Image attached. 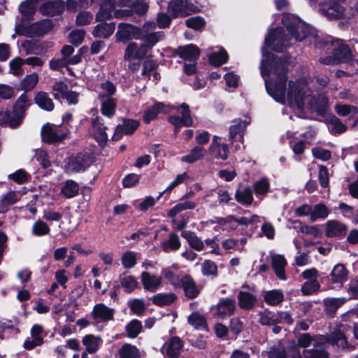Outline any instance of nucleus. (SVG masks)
<instances>
[{
    "label": "nucleus",
    "instance_id": "7ed1b4c3",
    "mask_svg": "<svg viewBox=\"0 0 358 358\" xmlns=\"http://www.w3.org/2000/svg\"><path fill=\"white\" fill-rule=\"evenodd\" d=\"M282 21L287 31L296 41H301L310 34V27L293 15H285Z\"/></svg>",
    "mask_w": 358,
    "mask_h": 358
},
{
    "label": "nucleus",
    "instance_id": "a211bd4d",
    "mask_svg": "<svg viewBox=\"0 0 358 358\" xmlns=\"http://www.w3.org/2000/svg\"><path fill=\"white\" fill-rule=\"evenodd\" d=\"M177 110L178 112L180 113L181 117L171 116L169 118V122L173 124L176 128H179L181 126H191L192 124V120L190 115L189 106L187 103H183L178 108Z\"/></svg>",
    "mask_w": 358,
    "mask_h": 358
},
{
    "label": "nucleus",
    "instance_id": "6e6552de",
    "mask_svg": "<svg viewBox=\"0 0 358 358\" xmlns=\"http://www.w3.org/2000/svg\"><path fill=\"white\" fill-rule=\"evenodd\" d=\"M291 37L285 35L282 28H277L266 37L265 44L275 51H282L291 45Z\"/></svg>",
    "mask_w": 358,
    "mask_h": 358
},
{
    "label": "nucleus",
    "instance_id": "e433bc0d",
    "mask_svg": "<svg viewBox=\"0 0 358 358\" xmlns=\"http://www.w3.org/2000/svg\"><path fill=\"white\" fill-rule=\"evenodd\" d=\"M182 236L187 241L189 245L194 250L201 251L203 249V241L194 232L184 231L182 232Z\"/></svg>",
    "mask_w": 358,
    "mask_h": 358
},
{
    "label": "nucleus",
    "instance_id": "f3484780",
    "mask_svg": "<svg viewBox=\"0 0 358 358\" xmlns=\"http://www.w3.org/2000/svg\"><path fill=\"white\" fill-rule=\"evenodd\" d=\"M215 309V316L221 319H225L234 314L236 309V301L230 298H223L220 300Z\"/></svg>",
    "mask_w": 358,
    "mask_h": 358
},
{
    "label": "nucleus",
    "instance_id": "37998d69",
    "mask_svg": "<svg viewBox=\"0 0 358 358\" xmlns=\"http://www.w3.org/2000/svg\"><path fill=\"white\" fill-rule=\"evenodd\" d=\"M188 323L197 329H206L207 327L205 317L198 312H194L188 317Z\"/></svg>",
    "mask_w": 358,
    "mask_h": 358
},
{
    "label": "nucleus",
    "instance_id": "603ef678",
    "mask_svg": "<svg viewBox=\"0 0 358 358\" xmlns=\"http://www.w3.org/2000/svg\"><path fill=\"white\" fill-rule=\"evenodd\" d=\"M38 82V76L36 73H32L25 76L22 80L20 86L25 92L32 90Z\"/></svg>",
    "mask_w": 358,
    "mask_h": 358
},
{
    "label": "nucleus",
    "instance_id": "bb28decb",
    "mask_svg": "<svg viewBox=\"0 0 358 358\" xmlns=\"http://www.w3.org/2000/svg\"><path fill=\"white\" fill-rule=\"evenodd\" d=\"M92 132L94 138L99 143H104L108 140V135L106 130L108 127L103 123V120L96 117L92 120Z\"/></svg>",
    "mask_w": 358,
    "mask_h": 358
},
{
    "label": "nucleus",
    "instance_id": "b1692460",
    "mask_svg": "<svg viewBox=\"0 0 358 358\" xmlns=\"http://www.w3.org/2000/svg\"><path fill=\"white\" fill-rule=\"evenodd\" d=\"M174 108L172 106H165L163 103L159 102L149 108L145 113L143 120L146 123H150L155 120L159 112L164 113H170Z\"/></svg>",
    "mask_w": 358,
    "mask_h": 358
},
{
    "label": "nucleus",
    "instance_id": "4be33fe9",
    "mask_svg": "<svg viewBox=\"0 0 358 358\" xmlns=\"http://www.w3.org/2000/svg\"><path fill=\"white\" fill-rule=\"evenodd\" d=\"M347 226L336 220H329L326 223L325 234L329 238H341L347 232Z\"/></svg>",
    "mask_w": 358,
    "mask_h": 358
},
{
    "label": "nucleus",
    "instance_id": "4c0bfd02",
    "mask_svg": "<svg viewBox=\"0 0 358 358\" xmlns=\"http://www.w3.org/2000/svg\"><path fill=\"white\" fill-rule=\"evenodd\" d=\"M161 247L166 252L178 250L180 247L179 236L175 233L170 234L169 239L161 243Z\"/></svg>",
    "mask_w": 358,
    "mask_h": 358
},
{
    "label": "nucleus",
    "instance_id": "8fccbe9b",
    "mask_svg": "<svg viewBox=\"0 0 358 358\" xmlns=\"http://www.w3.org/2000/svg\"><path fill=\"white\" fill-rule=\"evenodd\" d=\"M116 92L115 85L110 81H106L101 84L99 92V99L112 98Z\"/></svg>",
    "mask_w": 358,
    "mask_h": 358
},
{
    "label": "nucleus",
    "instance_id": "c9c22d12",
    "mask_svg": "<svg viewBox=\"0 0 358 358\" xmlns=\"http://www.w3.org/2000/svg\"><path fill=\"white\" fill-rule=\"evenodd\" d=\"M206 153V150L201 146L193 148L189 153L181 157L183 162L192 164L203 159Z\"/></svg>",
    "mask_w": 358,
    "mask_h": 358
},
{
    "label": "nucleus",
    "instance_id": "423d86ee",
    "mask_svg": "<svg viewBox=\"0 0 358 358\" xmlns=\"http://www.w3.org/2000/svg\"><path fill=\"white\" fill-rule=\"evenodd\" d=\"M298 343L302 348H308L313 345V348L306 349L303 351L305 358H329L327 353L323 350L321 345V341L318 338L313 339L309 334H303L298 339Z\"/></svg>",
    "mask_w": 358,
    "mask_h": 358
},
{
    "label": "nucleus",
    "instance_id": "6e6d98bb",
    "mask_svg": "<svg viewBox=\"0 0 358 358\" xmlns=\"http://www.w3.org/2000/svg\"><path fill=\"white\" fill-rule=\"evenodd\" d=\"M137 254L132 251L124 252L121 257V262L124 268H132L136 264Z\"/></svg>",
    "mask_w": 358,
    "mask_h": 358
},
{
    "label": "nucleus",
    "instance_id": "20e7f679",
    "mask_svg": "<svg viewBox=\"0 0 358 358\" xmlns=\"http://www.w3.org/2000/svg\"><path fill=\"white\" fill-rule=\"evenodd\" d=\"M31 104V100L25 94H21L17 99L14 108L13 115L11 117L9 112H4L5 124H8L10 127H17L22 122L24 117V113Z\"/></svg>",
    "mask_w": 358,
    "mask_h": 358
},
{
    "label": "nucleus",
    "instance_id": "de8ad7c7",
    "mask_svg": "<svg viewBox=\"0 0 358 358\" xmlns=\"http://www.w3.org/2000/svg\"><path fill=\"white\" fill-rule=\"evenodd\" d=\"M329 212L327 207L322 204L318 203L312 207V213L310 217L311 222H315L318 219H325Z\"/></svg>",
    "mask_w": 358,
    "mask_h": 358
},
{
    "label": "nucleus",
    "instance_id": "f03ea898",
    "mask_svg": "<svg viewBox=\"0 0 358 358\" xmlns=\"http://www.w3.org/2000/svg\"><path fill=\"white\" fill-rule=\"evenodd\" d=\"M325 45L327 50L332 52V56L320 58V62L322 64L334 65L338 63L350 62L354 59L349 47L339 39H335L331 42L327 41Z\"/></svg>",
    "mask_w": 358,
    "mask_h": 358
},
{
    "label": "nucleus",
    "instance_id": "5701e85b",
    "mask_svg": "<svg viewBox=\"0 0 358 358\" xmlns=\"http://www.w3.org/2000/svg\"><path fill=\"white\" fill-rule=\"evenodd\" d=\"M92 316L96 322L111 320L113 318V310L103 303H99L94 306Z\"/></svg>",
    "mask_w": 358,
    "mask_h": 358
},
{
    "label": "nucleus",
    "instance_id": "ddd939ff",
    "mask_svg": "<svg viewBox=\"0 0 358 358\" xmlns=\"http://www.w3.org/2000/svg\"><path fill=\"white\" fill-rule=\"evenodd\" d=\"M169 10L173 17H185L197 11L189 0H173L169 4Z\"/></svg>",
    "mask_w": 358,
    "mask_h": 358
},
{
    "label": "nucleus",
    "instance_id": "c85d7f7f",
    "mask_svg": "<svg viewBox=\"0 0 358 358\" xmlns=\"http://www.w3.org/2000/svg\"><path fill=\"white\" fill-rule=\"evenodd\" d=\"M35 103L42 110L45 111H52L55 108V105L52 99L49 96L48 93L45 92H38L34 96Z\"/></svg>",
    "mask_w": 358,
    "mask_h": 358
},
{
    "label": "nucleus",
    "instance_id": "dca6fc26",
    "mask_svg": "<svg viewBox=\"0 0 358 358\" xmlns=\"http://www.w3.org/2000/svg\"><path fill=\"white\" fill-rule=\"evenodd\" d=\"M220 141V136H213L212 143L208 148V152L213 159L224 161L228 159L230 152L228 145L221 143Z\"/></svg>",
    "mask_w": 358,
    "mask_h": 358
},
{
    "label": "nucleus",
    "instance_id": "72a5a7b5",
    "mask_svg": "<svg viewBox=\"0 0 358 358\" xmlns=\"http://www.w3.org/2000/svg\"><path fill=\"white\" fill-rule=\"evenodd\" d=\"M119 280L120 285L124 288V291L127 293L133 292L138 285V282L136 278L126 272H124L120 275Z\"/></svg>",
    "mask_w": 358,
    "mask_h": 358
},
{
    "label": "nucleus",
    "instance_id": "1a4fd4ad",
    "mask_svg": "<svg viewBox=\"0 0 358 358\" xmlns=\"http://www.w3.org/2000/svg\"><path fill=\"white\" fill-rule=\"evenodd\" d=\"M66 6V10L75 13L78 8H82L80 6V0H67L66 3L63 0H53L49 1L43 4L41 8V12L44 15H54L59 10L62 9Z\"/></svg>",
    "mask_w": 358,
    "mask_h": 358
},
{
    "label": "nucleus",
    "instance_id": "a19ab883",
    "mask_svg": "<svg viewBox=\"0 0 358 358\" xmlns=\"http://www.w3.org/2000/svg\"><path fill=\"white\" fill-rule=\"evenodd\" d=\"M164 37L163 32L157 31L153 33L144 34L141 39L144 41L143 44L147 48L148 50L150 51L152 48Z\"/></svg>",
    "mask_w": 358,
    "mask_h": 358
},
{
    "label": "nucleus",
    "instance_id": "393cba45",
    "mask_svg": "<svg viewBox=\"0 0 358 358\" xmlns=\"http://www.w3.org/2000/svg\"><path fill=\"white\" fill-rule=\"evenodd\" d=\"M350 327L341 325L336 329L331 334L329 342L333 345H337L343 348L348 346L345 334L350 331Z\"/></svg>",
    "mask_w": 358,
    "mask_h": 358
},
{
    "label": "nucleus",
    "instance_id": "cd10ccee",
    "mask_svg": "<svg viewBox=\"0 0 358 358\" xmlns=\"http://www.w3.org/2000/svg\"><path fill=\"white\" fill-rule=\"evenodd\" d=\"M238 302L241 309L250 310L256 306L257 299L248 292L241 291L238 294Z\"/></svg>",
    "mask_w": 358,
    "mask_h": 358
},
{
    "label": "nucleus",
    "instance_id": "13d9d810",
    "mask_svg": "<svg viewBox=\"0 0 358 358\" xmlns=\"http://www.w3.org/2000/svg\"><path fill=\"white\" fill-rule=\"evenodd\" d=\"M129 307L134 314L141 315L146 309L145 304L143 299H134L129 301Z\"/></svg>",
    "mask_w": 358,
    "mask_h": 358
},
{
    "label": "nucleus",
    "instance_id": "0e129e2a",
    "mask_svg": "<svg viewBox=\"0 0 358 358\" xmlns=\"http://www.w3.org/2000/svg\"><path fill=\"white\" fill-rule=\"evenodd\" d=\"M227 53L223 50L213 53L209 57V61L210 64L214 66H220L222 64L225 63L227 61Z\"/></svg>",
    "mask_w": 358,
    "mask_h": 358
},
{
    "label": "nucleus",
    "instance_id": "f704fd0d",
    "mask_svg": "<svg viewBox=\"0 0 358 358\" xmlns=\"http://www.w3.org/2000/svg\"><path fill=\"white\" fill-rule=\"evenodd\" d=\"M330 277L333 283L342 284L348 279V271L343 264H336L333 268Z\"/></svg>",
    "mask_w": 358,
    "mask_h": 358
},
{
    "label": "nucleus",
    "instance_id": "e2e57ef3",
    "mask_svg": "<svg viewBox=\"0 0 358 358\" xmlns=\"http://www.w3.org/2000/svg\"><path fill=\"white\" fill-rule=\"evenodd\" d=\"M320 283L316 279L306 282L301 287V292L304 295H310L320 289Z\"/></svg>",
    "mask_w": 358,
    "mask_h": 358
},
{
    "label": "nucleus",
    "instance_id": "39448f33",
    "mask_svg": "<svg viewBox=\"0 0 358 358\" xmlns=\"http://www.w3.org/2000/svg\"><path fill=\"white\" fill-rule=\"evenodd\" d=\"M52 28L51 21L43 20L34 23L22 22L15 27V31L17 34L33 37L42 36L50 31Z\"/></svg>",
    "mask_w": 358,
    "mask_h": 358
},
{
    "label": "nucleus",
    "instance_id": "69168bd1",
    "mask_svg": "<svg viewBox=\"0 0 358 358\" xmlns=\"http://www.w3.org/2000/svg\"><path fill=\"white\" fill-rule=\"evenodd\" d=\"M22 194L14 191H10L2 196L1 202L5 206H10L16 203Z\"/></svg>",
    "mask_w": 358,
    "mask_h": 358
},
{
    "label": "nucleus",
    "instance_id": "09e8293b",
    "mask_svg": "<svg viewBox=\"0 0 358 358\" xmlns=\"http://www.w3.org/2000/svg\"><path fill=\"white\" fill-rule=\"evenodd\" d=\"M196 206V203L194 201H185L184 202H180L169 210L168 215L173 217L183 210H192L194 209Z\"/></svg>",
    "mask_w": 358,
    "mask_h": 358
},
{
    "label": "nucleus",
    "instance_id": "9b49d317",
    "mask_svg": "<svg viewBox=\"0 0 358 358\" xmlns=\"http://www.w3.org/2000/svg\"><path fill=\"white\" fill-rule=\"evenodd\" d=\"M131 0H106L100 6L99 12L96 15L97 21H103L112 17L116 6L124 7L128 5Z\"/></svg>",
    "mask_w": 358,
    "mask_h": 358
},
{
    "label": "nucleus",
    "instance_id": "ea45409f",
    "mask_svg": "<svg viewBox=\"0 0 358 358\" xmlns=\"http://www.w3.org/2000/svg\"><path fill=\"white\" fill-rule=\"evenodd\" d=\"M101 100V112L106 117H112L115 114L116 103L113 98L99 99Z\"/></svg>",
    "mask_w": 358,
    "mask_h": 358
},
{
    "label": "nucleus",
    "instance_id": "f257e3e1",
    "mask_svg": "<svg viewBox=\"0 0 358 358\" xmlns=\"http://www.w3.org/2000/svg\"><path fill=\"white\" fill-rule=\"evenodd\" d=\"M260 66L261 74L264 79L267 92L278 102L287 103L291 107L301 108L305 103L312 104L313 96L305 80L287 83V66L292 64L291 57L265 55Z\"/></svg>",
    "mask_w": 358,
    "mask_h": 358
},
{
    "label": "nucleus",
    "instance_id": "6ab92c4d",
    "mask_svg": "<svg viewBox=\"0 0 358 358\" xmlns=\"http://www.w3.org/2000/svg\"><path fill=\"white\" fill-rule=\"evenodd\" d=\"M139 122L133 120H124L122 124L116 127L112 136L113 141L120 140L123 134L130 135L138 127Z\"/></svg>",
    "mask_w": 358,
    "mask_h": 358
},
{
    "label": "nucleus",
    "instance_id": "a878e982",
    "mask_svg": "<svg viewBox=\"0 0 358 358\" xmlns=\"http://www.w3.org/2000/svg\"><path fill=\"white\" fill-rule=\"evenodd\" d=\"M178 54L186 62H196L200 50L196 45L189 44L179 48Z\"/></svg>",
    "mask_w": 358,
    "mask_h": 358
},
{
    "label": "nucleus",
    "instance_id": "864d4df0",
    "mask_svg": "<svg viewBox=\"0 0 358 358\" xmlns=\"http://www.w3.org/2000/svg\"><path fill=\"white\" fill-rule=\"evenodd\" d=\"M176 296L173 294H157L152 297L154 304L163 306L169 305L174 301Z\"/></svg>",
    "mask_w": 358,
    "mask_h": 358
},
{
    "label": "nucleus",
    "instance_id": "473e14b6",
    "mask_svg": "<svg viewBox=\"0 0 358 358\" xmlns=\"http://www.w3.org/2000/svg\"><path fill=\"white\" fill-rule=\"evenodd\" d=\"M115 24L113 22H103L97 24L92 31V35L96 38H106L115 31Z\"/></svg>",
    "mask_w": 358,
    "mask_h": 358
},
{
    "label": "nucleus",
    "instance_id": "774afa93",
    "mask_svg": "<svg viewBox=\"0 0 358 358\" xmlns=\"http://www.w3.org/2000/svg\"><path fill=\"white\" fill-rule=\"evenodd\" d=\"M120 355L121 358H138V350L135 346L126 344L122 347Z\"/></svg>",
    "mask_w": 358,
    "mask_h": 358
},
{
    "label": "nucleus",
    "instance_id": "49530a36",
    "mask_svg": "<svg viewBox=\"0 0 358 358\" xmlns=\"http://www.w3.org/2000/svg\"><path fill=\"white\" fill-rule=\"evenodd\" d=\"M235 197L238 202L249 206L253 201L252 189L248 187L241 191H237Z\"/></svg>",
    "mask_w": 358,
    "mask_h": 358
},
{
    "label": "nucleus",
    "instance_id": "052dcab7",
    "mask_svg": "<svg viewBox=\"0 0 358 358\" xmlns=\"http://www.w3.org/2000/svg\"><path fill=\"white\" fill-rule=\"evenodd\" d=\"M345 301V298H331L324 299V303L329 312L334 313Z\"/></svg>",
    "mask_w": 358,
    "mask_h": 358
},
{
    "label": "nucleus",
    "instance_id": "f8f14e48",
    "mask_svg": "<svg viewBox=\"0 0 358 358\" xmlns=\"http://www.w3.org/2000/svg\"><path fill=\"white\" fill-rule=\"evenodd\" d=\"M117 41L126 43L131 39H140L142 36L141 29L134 25L121 23L115 34Z\"/></svg>",
    "mask_w": 358,
    "mask_h": 358
},
{
    "label": "nucleus",
    "instance_id": "c756f323",
    "mask_svg": "<svg viewBox=\"0 0 358 358\" xmlns=\"http://www.w3.org/2000/svg\"><path fill=\"white\" fill-rule=\"evenodd\" d=\"M182 347V342L178 336L172 337L166 343V355L171 358H177Z\"/></svg>",
    "mask_w": 358,
    "mask_h": 358
},
{
    "label": "nucleus",
    "instance_id": "2eb2a0df",
    "mask_svg": "<svg viewBox=\"0 0 358 358\" xmlns=\"http://www.w3.org/2000/svg\"><path fill=\"white\" fill-rule=\"evenodd\" d=\"M249 124L250 120L247 117H245L243 120L236 118L232 121V124L229 128V141L231 143H234L236 141L243 143L244 133Z\"/></svg>",
    "mask_w": 358,
    "mask_h": 358
},
{
    "label": "nucleus",
    "instance_id": "0eeeda50",
    "mask_svg": "<svg viewBox=\"0 0 358 358\" xmlns=\"http://www.w3.org/2000/svg\"><path fill=\"white\" fill-rule=\"evenodd\" d=\"M68 134V128L62 125L47 123L41 129L42 141L48 143L61 141Z\"/></svg>",
    "mask_w": 358,
    "mask_h": 358
},
{
    "label": "nucleus",
    "instance_id": "c03bdc74",
    "mask_svg": "<svg viewBox=\"0 0 358 358\" xmlns=\"http://www.w3.org/2000/svg\"><path fill=\"white\" fill-rule=\"evenodd\" d=\"M335 110L340 116H349V118H354L358 113V108L353 106L346 104H336Z\"/></svg>",
    "mask_w": 358,
    "mask_h": 358
},
{
    "label": "nucleus",
    "instance_id": "79ce46f5",
    "mask_svg": "<svg viewBox=\"0 0 358 358\" xmlns=\"http://www.w3.org/2000/svg\"><path fill=\"white\" fill-rule=\"evenodd\" d=\"M101 338L93 335H86L83 338V343L88 353H94L97 351Z\"/></svg>",
    "mask_w": 358,
    "mask_h": 358
},
{
    "label": "nucleus",
    "instance_id": "2f4dec72",
    "mask_svg": "<svg viewBox=\"0 0 358 358\" xmlns=\"http://www.w3.org/2000/svg\"><path fill=\"white\" fill-rule=\"evenodd\" d=\"M180 282L187 296L192 299L198 296L200 290L190 276L185 275L182 277Z\"/></svg>",
    "mask_w": 358,
    "mask_h": 358
},
{
    "label": "nucleus",
    "instance_id": "7c9ffc66",
    "mask_svg": "<svg viewBox=\"0 0 358 358\" xmlns=\"http://www.w3.org/2000/svg\"><path fill=\"white\" fill-rule=\"evenodd\" d=\"M271 264L276 275L281 280H285V267L287 265V262L285 257L281 255H273Z\"/></svg>",
    "mask_w": 358,
    "mask_h": 358
},
{
    "label": "nucleus",
    "instance_id": "aec40b11",
    "mask_svg": "<svg viewBox=\"0 0 358 358\" xmlns=\"http://www.w3.org/2000/svg\"><path fill=\"white\" fill-rule=\"evenodd\" d=\"M141 280L144 289L150 292H155L162 284V277L152 275L148 271H143Z\"/></svg>",
    "mask_w": 358,
    "mask_h": 358
},
{
    "label": "nucleus",
    "instance_id": "412c9836",
    "mask_svg": "<svg viewBox=\"0 0 358 358\" xmlns=\"http://www.w3.org/2000/svg\"><path fill=\"white\" fill-rule=\"evenodd\" d=\"M148 52L143 43L138 45L136 43L131 42L129 43L126 48L124 59L129 61L133 59L140 60L145 57Z\"/></svg>",
    "mask_w": 358,
    "mask_h": 358
},
{
    "label": "nucleus",
    "instance_id": "3c124183",
    "mask_svg": "<svg viewBox=\"0 0 358 358\" xmlns=\"http://www.w3.org/2000/svg\"><path fill=\"white\" fill-rule=\"evenodd\" d=\"M78 185L71 180H67L62 189V193L67 199L76 196L78 194Z\"/></svg>",
    "mask_w": 358,
    "mask_h": 358
},
{
    "label": "nucleus",
    "instance_id": "9d476101",
    "mask_svg": "<svg viewBox=\"0 0 358 358\" xmlns=\"http://www.w3.org/2000/svg\"><path fill=\"white\" fill-rule=\"evenodd\" d=\"M320 11L322 15L330 20L339 18L350 19L355 17L353 12L345 11L343 6L331 1L322 3L321 5Z\"/></svg>",
    "mask_w": 358,
    "mask_h": 358
},
{
    "label": "nucleus",
    "instance_id": "338daca9",
    "mask_svg": "<svg viewBox=\"0 0 358 358\" xmlns=\"http://www.w3.org/2000/svg\"><path fill=\"white\" fill-rule=\"evenodd\" d=\"M85 31L83 29H77L73 30L69 34V41L74 45H79L84 40Z\"/></svg>",
    "mask_w": 358,
    "mask_h": 358
},
{
    "label": "nucleus",
    "instance_id": "4d7b16f0",
    "mask_svg": "<svg viewBox=\"0 0 358 358\" xmlns=\"http://www.w3.org/2000/svg\"><path fill=\"white\" fill-rule=\"evenodd\" d=\"M38 1V0H27L22 3L19 8L20 13L26 17L31 16L35 13Z\"/></svg>",
    "mask_w": 358,
    "mask_h": 358
},
{
    "label": "nucleus",
    "instance_id": "a18cd8bd",
    "mask_svg": "<svg viewBox=\"0 0 358 358\" xmlns=\"http://www.w3.org/2000/svg\"><path fill=\"white\" fill-rule=\"evenodd\" d=\"M259 322L262 325H273L280 322V317L278 313H272L270 311H264L259 313Z\"/></svg>",
    "mask_w": 358,
    "mask_h": 358
},
{
    "label": "nucleus",
    "instance_id": "bf43d9fd",
    "mask_svg": "<svg viewBox=\"0 0 358 358\" xmlns=\"http://www.w3.org/2000/svg\"><path fill=\"white\" fill-rule=\"evenodd\" d=\"M23 61L24 59L18 57L10 60V73L16 76H21L23 73L22 65L24 64Z\"/></svg>",
    "mask_w": 358,
    "mask_h": 358
},
{
    "label": "nucleus",
    "instance_id": "680f3d73",
    "mask_svg": "<svg viewBox=\"0 0 358 358\" xmlns=\"http://www.w3.org/2000/svg\"><path fill=\"white\" fill-rule=\"evenodd\" d=\"M50 230L49 226L41 220H37L32 226V232L37 236H42L48 234Z\"/></svg>",
    "mask_w": 358,
    "mask_h": 358
},
{
    "label": "nucleus",
    "instance_id": "5fc2aeb1",
    "mask_svg": "<svg viewBox=\"0 0 358 358\" xmlns=\"http://www.w3.org/2000/svg\"><path fill=\"white\" fill-rule=\"evenodd\" d=\"M143 329L141 321L134 319L130 321L126 326V331L129 338H134L141 332Z\"/></svg>",
    "mask_w": 358,
    "mask_h": 358
},
{
    "label": "nucleus",
    "instance_id": "4468645a",
    "mask_svg": "<svg viewBox=\"0 0 358 358\" xmlns=\"http://www.w3.org/2000/svg\"><path fill=\"white\" fill-rule=\"evenodd\" d=\"M91 163L92 159L89 155L80 153L75 157L69 158L68 163L65 166V170L69 173L83 171L85 170Z\"/></svg>",
    "mask_w": 358,
    "mask_h": 358
},
{
    "label": "nucleus",
    "instance_id": "58836bf2",
    "mask_svg": "<svg viewBox=\"0 0 358 358\" xmlns=\"http://www.w3.org/2000/svg\"><path fill=\"white\" fill-rule=\"evenodd\" d=\"M264 298L268 305L275 306L283 301L284 294L280 289H273L266 292Z\"/></svg>",
    "mask_w": 358,
    "mask_h": 358
}]
</instances>
